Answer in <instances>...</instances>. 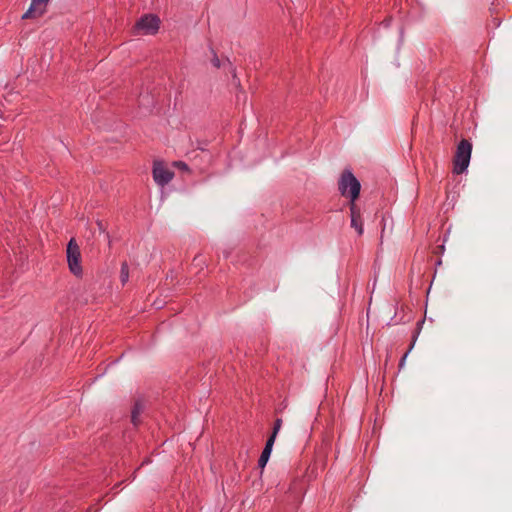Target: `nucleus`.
<instances>
[{"instance_id":"17","label":"nucleus","mask_w":512,"mask_h":512,"mask_svg":"<svg viewBox=\"0 0 512 512\" xmlns=\"http://www.w3.org/2000/svg\"><path fill=\"white\" fill-rule=\"evenodd\" d=\"M49 1L50 0H32L31 3L40 7L41 5L46 6L49 3Z\"/></svg>"},{"instance_id":"5","label":"nucleus","mask_w":512,"mask_h":512,"mask_svg":"<svg viewBox=\"0 0 512 512\" xmlns=\"http://www.w3.org/2000/svg\"><path fill=\"white\" fill-rule=\"evenodd\" d=\"M153 179L159 186L167 185L174 177V172L168 169L163 161H154Z\"/></svg>"},{"instance_id":"8","label":"nucleus","mask_w":512,"mask_h":512,"mask_svg":"<svg viewBox=\"0 0 512 512\" xmlns=\"http://www.w3.org/2000/svg\"><path fill=\"white\" fill-rule=\"evenodd\" d=\"M144 410V403L140 400L136 401L131 413V421L136 426L139 423V416Z\"/></svg>"},{"instance_id":"16","label":"nucleus","mask_w":512,"mask_h":512,"mask_svg":"<svg viewBox=\"0 0 512 512\" xmlns=\"http://www.w3.org/2000/svg\"><path fill=\"white\" fill-rule=\"evenodd\" d=\"M96 224L100 232L106 233L107 225L103 220H97Z\"/></svg>"},{"instance_id":"7","label":"nucleus","mask_w":512,"mask_h":512,"mask_svg":"<svg viewBox=\"0 0 512 512\" xmlns=\"http://www.w3.org/2000/svg\"><path fill=\"white\" fill-rule=\"evenodd\" d=\"M45 12H46L45 8H41V7L31 3L29 9L23 14L22 18L23 19H32V18L41 17Z\"/></svg>"},{"instance_id":"3","label":"nucleus","mask_w":512,"mask_h":512,"mask_svg":"<svg viewBox=\"0 0 512 512\" xmlns=\"http://www.w3.org/2000/svg\"><path fill=\"white\" fill-rule=\"evenodd\" d=\"M161 20L156 14L142 15L132 27L134 35H155L160 28Z\"/></svg>"},{"instance_id":"12","label":"nucleus","mask_w":512,"mask_h":512,"mask_svg":"<svg viewBox=\"0 0 512 512\" xmlns=\"http://www.w3.org/2000/svg\"><path fill=\"white\" fill-rule=\"evenodd\" d=\"M208 144H209L208 140H197L196 149L205 152V151H207Z\"/></svg>"},{"instance_id":"18","label":"nucleus","mask_w":512,"mask_h":512,"mask_svg":"<svg viewBox=\"0 0 512 512\" xmlns=\"http://www.w3.org/2000/svg\"><path fill=\"white\" fill-rule=\"evenodd\" d=\"M408 354H404V356L401 358L400 362H399V366L400 368H402L404 366V363H405V360H406V357H407Z\"/></svg>"},{"instance_id":"4","label":"nucleus","mask_w":512,"mask_h":512,"mask_svg":"<svg viewBox=\"0 0 512 512\" xmlns=\"http://www.w3.org/2000/svg\"><path fill=\"white\" fill-rule=\"evenodd\" d=\"M66 257L70 272L76 277H82L81 252L75 238H71L67 244Z\"/></svg>"},{"instance_id":"19","label":"nucleus","mask_w":512,"mask_h":512,"mask_svg":"<svg viewBox=\"0 0 512 512\" xmlns=\"http://www.w3.org/2000/svg\"><path fill=\"white\" fill-rule=\"evenodd\" d=\"M413 345H414V344H413V343H411V344L407 347V349H406V351H405V352L410 353V352L412 351V349H413Z\"/></svg>"},{"instance_id":"6","label":"nucleus","mask_w":512,"mask_h":512,"mask_svg":"<svg viewBox=\"0 0 512 512\" xmlns=\"http://www.w3.org/2000/svg\"><path fill=\"white\" fill-rule=\"evenodd\" d=\"M274 445L273 439H268L266 442V445L260 455V458L258 460V465L261 468H264L270 458L272 447Z\"/></svg>"},{"instance_id":"9","label":"nucleus","mask_w":512,"mask_h":512,"mask_svg":"<svg viewBox=\"0 0 512 512\" xmlns=\"http://www.w3.org/2000/svg\"><path fill=\"white\" fill-rule=\"evenodd\" d=\"M351 227L354 228L358 235L363 234V223L361 217L351 218Z\"/></svg>"},{"instance_id":"1","label":"nucleus","mask_w":512,"mask_h":512,"mask_svg":"<svg viewBox=\"0 0 512 512\" xmlns=\"http://www.w3.org/2000/svg\"><path fill=\"white\" fill-rule=\"evenodd\" d=\"M341 196L347 198L351 218L361 217V209L356 203L360 197L361 183L350 169H344L338 180Z\"/></svg>"},{"instance_id":"15","label":"nucleus","mask_w":512,"mask_h":512,"mask_svg":"<svg viewBox=\"0 0 512 512\" xmlns=\"http://www.w3.org/2000/svg\"><path fill=\"white\" fill-rule=\"evenodd\" d=\"M211 63L216 68H220V66H221V61H220L219 57L217 56L216 52H214V51H213V57L211 59Z\"/></svg>"},{"instance_id":"13","label":"nucleus","mask_w":512,"mask_h":512,"mask_svg":"<svg viewBox=\"0 0 512 512\" xmlns=\"http://www.w3.org/2000/svg\"><path fill=\"white\" fill-rule=\"evenodd\" d=\"M173 165L175 167H177L178 169L182 170V171H187V172H190V168L188 167V165L183 162V161H175L173 163Z\"/></svg>"},{"instance_id":"11","label":"nucleus","mask_w":512,"mask_h":512,"mask_svg":"<svg viewBox=\"0 0 512 512\" xmlns=\"http://www.w3.org/2000/svg\"><path fill=\"white\" fill-rule=\"evenodd\" d=\"M281 425H282V420L276 419V421L274 423L272 435L268 439H273V442H275L276 436H277L279 430L281 429Z\"/></svg>"},{"instance_id":"2","label":"nucleus","mask_w":512,"mask_h":512,"mask_svg":"<svg viewBox=\"0 0 512 512\" xmlns=\"http://www.w3.org/2000/svg\"><path fill=\"white\" fill-rule=\"evenodd\" d=\"M472 153V143L467 139H462L456 148L453 158V173L459 175L464 173L470 163Z\"/></svg>"},{"instance_id":"10","label":"nucleus","mask_w":512,"mask_h":512,"mask_svg":"<svg viewBox=\"0 0 512 512\" xmlns=\"http://www.w3.org/2000/svg\"><path fill=\"white\" fill-rule=\"evenodd\" d=\"M129 278V267L126 262H123L121 265V271H120V279L122 284L124 285Z\"/></svg>"},{"instance_id":"14","label":"nucleus","mask_w":512,"mask_h":512,"mask_svg":"<svg viewBox=\"0 0 512 512\" xmlns=\"http://www.w3.org/2000/svg\"><path fill=\"white\" fill-rule=\"evenodd\" d=\"M501 24V18L500 17H492L489 20L488 26H492L493 28H498Z\"/></svg>"},{"instance_id":"20","label":"nucleus","mask_w":512,"mask_h":512,"mask_svg":"<svg viewBox=\"0 0 512 512\" xmlns=\"http://www.w3.org/2000/svg\"><path fill=\"white\" fill-rule=\"evenodd\" d=\"M233 78H234V79L236 78V72H235V69H233Z\"/></svg>"}]
</instances>
